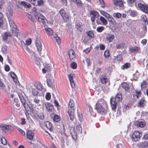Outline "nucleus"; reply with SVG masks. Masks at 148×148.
Returning <instances> with one entry per match:
<instances>
[{"mask_svg":"<svg viewBox=\"0 0 148 148\" xmlns=\"http://www.w3.org/2000/svg\"><path fill=\"white\" fill-rule=\"evenodd\" d=\"M32 15H34L36 18L39 22H42L44 24L47 21L45 17L38 12L36 8H33L31 12Z\"/></svg>","mask_w":148,"mask_h":148,"instance_id":"f257e3e1","label":"nucleus"},{"mask_svg":"<svg viewBox=\"0 0 148 148\" xmlns=\"http://www.w3.org/2000/svg\"><path fill=\"white\" fill-rule=\"evenodd\" d=\"M106 102L102 99L99 100L96 104V109L98 113L102 115H105L107 113L106 111L103 107V105Z\"/></svg>","mask_w":148,"mask_h":148,"instance_id":"f03ea898","label":"nucleus"},{"mask_svg":"<svg viewBox=\"0 0 148 148\" xmlns=\"http://www.w3.org/2000/svg\"><path fill=\"white\" fill-rule=\"evenodd\" d=\"M74 106V102L73 100H70L68 105L67 112L70 119L73 121L74 119V109L73 107Z\"/></svg>","mask_w":148,"mask_h":148,"instance_id":"7ed1b4c3","label":"nucleus"},{"mask_svg":"<svg viewBox=\"0 0 148 148\" xmlns=\"http://www.w3.org/2000/svg\"><path fill=\"white\" fill-rule=\"evenodd\" d=\"M35 44L36 47L39 54L41 56H44L45 54H47L46 51L42 50V45L40 39L37 38L35 41Z\"/></svg>","mask_w":148,"mask_h":148,"instance_id":"20e7f679","label":"nucleus"},{"mask_svg":"<svg viewBox=\"0 0 148 148\" xmlns=\"http://www.w3.org/2000/svg\"><path fill=\"white\" fill-rule=\"evenodd\" d=\"M9 24L13 36H17L19 33V30L16 28V26L12 21H10Z\"/></svg>","mask_w":148,"mask_h":148,"instance_id":"39448f33","label":"nucleus"},{"mask_svg":"<svg viewBox=\"0 0 148 148\" xmlns=\"http://www.w3.org/2000/svg\"><path fill=\"white\" fill-rule=\"evenodd\" d=\"M142 135L141 132L137 131H135L132 136V138L133 140L136 142L138 141Z\"/></svg>","mask_w":148,"mask_h":148,"instance_id":"423d86ee","label":"nucleus"},{"mask_svg":"<svg viewBox=\"0 0 148 148\" xmlns=\"http://www.w3.org/2000/svg\"><path fill=\"white\" fill-rule=\"evenodd\" d=\"M90 14L91 16V20L92 23H94L95 18H98L99 16L98 13L93 10L90 11Z\"/></svg>","mask_w":148,"mask_h":148,"instance_id":"0eeeda50","label":"nucleus"},{"mask_svg":"<svg viewBox=\"0 0 148 148\" xmlns=\"http://www.w3.org/2000/svg\"><path fill=\"white\" fill-rule=\"evenodd\" d=\"M96 22L98 25H101L102 24L103 25H106L108 24L107 20L102 16H100L99 18H98L96 20Z\"/></svg>","mask_w":148,"mask_h":148,"instance_id":"6e6552de","label":"nucleus"},{"mask_svg":"<svg viewBox=\"0 0 148 148\" xmlns=\"http://www.w3.org/2000/svg\"><path fill=\"white\" fill-rule=\"evenodd\" d=\"M18 96L25 110H26L29 107V105L27 103L22 94H19Z\"/></svg>","mask_w":148,"mask_h":148,"instance_id":"1a4fd4ad","label":"nucleus"},{"mask_svg":"<svg viewBox=\"0 0 148 148\" xmlns=\"http://www.w3.org/2000/svg\"><path fill=\"white\" fill-rule=\"evenodd\" d=\"M59 13L63 18L64 21H68L69 20V15L66 13L65 11L63 9H62L60 11Z\"/></svg>","mask_w":148,"mask_h":148,"instance_id":"9d476101","label":"nucleus"},{"mask_svg":"<svg viewBox=\"0 0 148 148\" xmlns=\"http://www.w3.org/2000/svg\"><path fill=\"white\" fill-rule=\"evenodd\" d=\"M47 84L48 86L51 88H52L54 86V80L51 76H49L47 78Z\"/></svg>","mask_w":148,"mask_h":148,"instance_id":"9b49d317","label":"nucleus"},{"mask_svg":"<svg viewBox=\"0 0 148 148\" xmlns=\"http://www.w3.org/2000/svg\"><path fill=\"white\" fill-rule=\"evenodd\" d=\"M110 102L111 107L112 110H115L116 108L117 103L115 101V99L112 97L110 99Z\"/></svg>","mask_w":148,"mask_h":148,"instance_id":"f8f14e48","label":"nucleus"},{"mask_svg":"<svg viewBox=\"0 0 148 148\" xmlns=\"http://www.w3.org/2000/svg\"><path fill=\"white\" fill-rule=\"evenodd\" d=\"M0 127L1 130L5 133L8 132L11 128L10 125L5 124L1 125Z\"/></svg>","mask_w":148,"mask_h":148,"instance_id":"ddd939ff","label":"nucleus"},{"mask_svg":"<svg viewBox=\"0 0 148 148\" xmlns=\"http://www.w3.org/2000/svg\"><path fill=\"white\" fill-rule=\"evenodd\" d=\"M32 3L36 6H40L44 4V1L43 0H31Z\"/></svg>","mask_w":148,"mask_h":148,"instance_id":"4468645a","label":"nucleus"},{"mask_svg":"<svg viewBox=\"0 0 148 148\" xmlns=\"http://www.w3.org/2000/svg\"><path fill=\"white\" fill-rule=\"evenodd\" d=\"M138 6L142 11L148 14V6L140 3H138Z\"/></svg>","mask_w":148,"mask_h":148,"instance_id":"2eb2a0df","label":"nucleus"},{"mask_svg":"<svg viewBox=\"0 0 148 148\" xmlns=\"http://www.w3.org/2000/svg\"><path fill=\"white\" fill-rule=\"evenodd\" d=\"M44 103L47 110L48 112H50L53 110V106L51 103L48 102H45Z\"/></svg>","mask_w":148,"mask_h":148,"instance_id":"dca6fc26","label":"nucleus"},{"mask_svg":"<svg viewBox=\"0 0 148 148\" xmlns=\"http://www.w3.org/2000/svg\"><path fill=\"white\" fill-rule=\"evenodd\" d=\"M34 135V133L32 131L29 130L27 132V138L30 140H32L33 139Z\"/></svg>","mask_w":148,"mask_h":148,"instance_id":"f3484780","label":"nucleus"},{"mask_svg":"<svg viewBox=\"0 0 148 148\" xmlns=\"http://www.w3.org/2000/svg\"><path fill=\"white\" fill-rule=\"evenodd\" d=\"M32 58L35 62V63L38 65H39L40 64V59L36 57L34 52H32Z\"/></svg>","mask_w":148,"mask_h":148,"instance_id":"a211bd4d","label":"nucleus"},{"mask_svg":"<svg viewBox=\"0 0 148 148\" xmlns=\"http://www.w3.org/2000/svg\"><path fill=\"white\" fill-rule=\"evenodd\" d=\"M113 3L115 5L122 7L124 4L122 0H113Z\"/></svg>","mask_w":148,"mask_h":148,"instance_id":"6ab92c4d","label":"nucleus"},{"mask_svg":"<svg viewBox=\"0 0 148 148\" xmlns=\"http://www.w3.org/2000/svg\"><path fill=\"white\" fill-rule=\"evenodd\" d=\"M134 123L136 126L140 127H144L146 125L145 122L142 121H136Z\"/></svg>","mask_w":148,"mask_h":148,"instance_id":"aec40b11","label":"nucleus"},{"mask_svg":"<svg viewBox=\"0 0 148 148\" xmlns=\"http://www.w3.org/2000/svg\"><path fill=\"white\" fill-rule=\"evenodd\" d=\"M70 133L73 139L75 140L77 138V134L74 128L71 127L70 130Z\"/></svg>","mask_w":148,"mask_h":148,"instance_id":"412c9836","label":"nucleus"},{"mask_svg":"<svg viewBox=\"0 0 148 148\" xmlns=\"http://www.w3.org/2000/svg\"><path fill=\"white\" fill-rule=\"evenodd\" d=\"M68 54L71 60L75 58V53L73 50L72 49H70L69 50Z\"/></svg>","mask_w":148,"mask_h":148,"instance_id":"4be33fe9","label":"nucleus"},{"mask_svg":"<svg viewBox=\"0 0 148 148\" xmlns=\"http://www.w3.org/2000/svg\"><path fill=\"white\" fill-rule=\"evenodd\" d=\"M107 18L110 23L114 25L116 24L115 21L111 15L109 14Z\"/></svg>","mask_w":148,"mask_h":148,"instance_id":"5701e85b","label":"nucleus"},{"mask_svg":"<svg viewBox=\"0 0 148 148\" xmlns=\"http://www.w3.org/2000/svg\"><path fill=\"white\" fill-rule=\"evenodd\" d=\"M51 117L53 119V121L55 122H58L60 120V117L58 115L52 114L51 115Z\"/></svg>","mask_w":148,"mask_h":148,"instance_id":"b1692460","label":"nucleus"},{"mask_svg":"<svg viewBox=\"0 0 148 148\" xmlns=\"http://www.w3.org/2000/svg\"><path fill=\"white\" fill-rule=\"evenodd\" d=\"M116 101L120 102L122 99V95L120 93H118L115 97H113Z\"/></svg>","mask_w":148,"mask_h":148,"instance_id":"393cba45","label":"nucleus"},{"mask_svg":"<svg viewBox=\"0 0 148 148\" xmlns=\"http://www.w3.org/2000/svg\"><path fill=\"white\" fill-rule=\"evenodd\" d=\"M146 101L145 99H142L138 102V106L140 107H144L146 105Z\"/></svg>","mask_w":148,"mask_h":148,"instance_id":"a878e982","label":"nucleus"},{"mask_svg":"<svg viewBox=\"0 0 148 148\" xmlns=\"http://www.w3.org/2000/svg\"><path fill=\"white\" fill-rule=\"evenodd\" d=\"M121 86L123 89L127 92H128V90L130 89V86L129 85L125 82L122 83Z\"/></svg>","mask_w":148,"mask_h":148,"instance_id":"bb28decb","label":"nucleus"},{"mask_svg":"<svg viewBox=\"0 0 148 148\" xmlns=\"http://www.w3.org/2000/svg\"><path fill=\"white\" fill-rule=\"evenodd\" d=\"M141 96V92L140 91L137 90H135V93L133 95L134 98L135 99H138Z\"/></svg>","mask_w":148,"mask_h":148,"instance_id":"cd10ccee","label":"nucleus"},{"mask_svg":"<svg viewBox=\"0 0 148 148\" xmlns=\"http://www.w3.org/2000/svg\"><path fill=\"white\" fill-rule=\"evenodd\" d=\"M45 125L47 129L49 130L50 131H51L52 130L51 127L52 124L50 122L46 121L45 123Z\"/></svg>","mask_w":148,"mask_h":148,"instance_id":"c85d7f7f","label":"nucleus"},{"mask_svg":"<svg viewBox=\"0 0 148 148\" xmlns=\"http://www.w3.org/2000/svg\"><path fill=\"white\" fill-rule=\"evenodd\" d=\"M21 4L25 8H29L31 7V5L25 1H23L21 2Z\"/></svg>","mask_w":148,"mask_h":148,"instance_id":"c756f323","label":"nucleus"},{"mask_svg":"<svg viewBox=\"0 0 148 148\" xmlns=\"http://www.w3.org/2000/svg\"><path fill=\"white\" fill-rule=\"evenodd\" d=\"M100 80L103 84H105L108 81V79L105 77L102 76H101L100 77Z\"/></svg>","mask_w":148,"mask_h":148,"instance_id":"7c9ffc66","label":"nucleus"},{"mask_svg":"<svg viewBox=\"0 0 148 148\" xmlns=\"http://www.w3.org/2000/svg\"><path fill=\"white\" fill-rule=\"evenodd\" d=\"M114 38V36L113 35H109L107 36L106 40L109 42H110L113 40Z\"/></svg>","mask_w":148,"mask_h":148,"instance_id":"2f4dec72","label":"nucleus"},{"mask_svg":"<svg viewBox=\"0 0 148 148\" xmlns=\"http://www.w3.org/2000/svg\"><path fill=\"white\" fill-rule=\"evenodd\" d=\"M3 39L6 40L7 39L8 36L11 37L12 35L11 34H10L9 32H6L3 34Z\"/></svg>","mask_w":148,"mask_h":148,"instance_id":"473e14b6","label":"nucleus"},{"mask_svg":"<svg viewBox=\"0 0 148 148\" xmlns=\"http://www.w3.org/2000/svg\"><path fill=\"white\" fill-rule=\"evenodd\" d=\"M124 45L123 43L117 44L116 45V48L117 49H122L123 48Z\"/></svg>","mask_w":148,"mask_h":148,"instance_id":"72a5a7b5","label":"nucleus"},{"mask_svg":"<svg viewBox=\"0 0 148 148\" xmlns=\"http://www.w3.org/2000/svg\"><path fill=\"white\" fill-rule=\"evenodd\" d=\"M32 92L33 95L34 96L37 95L38 93V90L35 88H32Z\"/></svg>","mask_w":148,"mask_h":148,"instance_id":"f704fd0d","label":"nucleus"},{"mask_svg":"<svg viewBox=\"0 0 148 148\" xmlns=\"http://www.w3.org/2000/svg\"><path fill=\"white\" fill-rule=\"evenodd\" d=\"M47 33L49 35H51L53 33L52 29L50 28H48L47 29H46Z\"/></svg>","mask_w":148,"mask_h":148,"instance_id":"c9c22d12","label":"nucleus"},{"mask_svg":"<svg viewBox=\"0 0 148 148\" xmlns=\"http://www.w3.org/2000/svg\"><path fill=\"white\" fill-rule=\"evenodd\" d=\"M78 133L81 134L82 132V129L80 125H79L76 127Z\"/></svg>","mask_w":148,"mask_h":148,"instance_id":"e433bc0d","label":"nucleus"},{"mask_svg":"<svg viewBox=\"0 0 148 148\" xmlns=\"http://www.w3.org/2000/svg\"><path fill=\"white\" fill-rule=\"evenodd\" d=\"M113 16L114 17L116 18H117L119 19L121 18V14L119 13H114L113 14Z\"/></svg>","mask_w":148,"mask_h":148,"instance_id":"4c0bfd02","label":"nucleus"},{"mask_svg":"<svg viewBox=\"0 0 148 148\" xmlns=\"http://www.w3.org/2000/svg\"><path fill=\"white\" fill-rule=\"evenodd\" d=\"M87 34L90 38H92L94 37V34L92 31H90L87 32Z\"/></svg>","mask_w":148,"mask_h":148,"instance_id":"58836bf2","label":"nucleus"},{"mask_svg":"<svg viewBox=\"0 0 148 148\" xmlns=\"http://www.w3.org/2000/svg\"><path fill=\"white\" fill-rule=\"evenodd\" d=\"M130 66V63H127L125 64L121 68L123 69H127L129 68Z\"/></svg>","mask_w":148,"mask_h":148,"instance_id":"ea45409f","label":"nucleus"},{"mask_svg":"<svg viewBox=\"0 0 148 148\" xmlns=\"http://www.w3.org/2000/svg\"><path fill=\"white\" fill-rule=\"evenodd\" d=\"M130 51L132 52H138V47H135L130 49Z\"/></svg>","mask_w":148,"mask_h":148,"instance_id":"a19ab883","label":"nucleus"},{"mask_svg":"<svg viewBox=\"0 0 148 148\" xmlns=\"http://www.w3.org/2000/svg\"><path fill=\"white\" fill-rule=\"evenodd\" d=\"M35 88L38 90H40L42 89V85L40 84H38L36 85H35Z\"/></svg>","mask_w":148,"mask_h":148,"instance_id":"79ce46f5","label":"nucleus"},{"mask_svg":"<svg viewBox=\"0 0 148 148\" xmlns=\"http://www.w3.org/2000/svg\"><path fill=\"white\" fill-rule=\"evenodd\" d=\"M72 1L76 3L78 6L81 5L82 2L80 0H72Z\"/></svg>","mask_w":148,"mask_h":148,"instance_id":"37998d69","label":"nucleus"},{"mask_svg":"<svg viewBox=\"0 0 148 148\" xmlns=\"http://www.w3.org/2000/svg\"><path fill=\"white\" fill-rule=\"evenodd\" d=\"M96 29L98 32H101L104 29V27L102 26H100L97 27Z\"/></svg>","mask_w":148,"mask_h":148,"instance_id":"c03bdc74","label":"nucleus"},{"mask_svg":"<svg viewBox=\"0 0 148 148\" xmlns=\"http://www.w3.org/2000/svg\"><path fill=\"white\" fill-rule=\"evenodd\" d=\"M68 77L70 81H73V79L75 77V75L73 74H70L68 75Z\"/></svg>","mask_w":148,"mask_h":148,"instance_id":"a18cd8bd","label":"nucleus"},{"mask_svg":"<svg viewBox=\"0 0 148 148\" xmlns=\"http://www.w3.org/2000/svg\"><path fill=\"white\" fill-rule=\"evenodd\" d=\"M142 147L145 148H148V141H145L144 142L142 143Z\"/></svg>","mask_w":148,"mask_h":148,"instance_id":"49530a36","label":"nucleus"},{"mask_svg":"<svg viewBox=\"0 0 148 148\" xmlns=\"http://www.w3.org/2000/svg\"><path fill=\"white\" fill-rule=\"evenodd\" d=\"M12 13L13 11L12 9L10 8L8 9L7 13L9 16L10 17L12 16Z\"/></svg>","mask_w":148,"mask_h":148,"instance_id":"de8ad7c7","label":"nucleus"},{"mask_svg":"<svg viewBox=\"0 0 148 148\" xmlns=\"http://www.w3.org/2000/svg\"><path fill=\"white\" fill-rule=\"evenodd\" d=\"M53 37L56 40V41L58 43H60V38L58 36L57 34H54L53 35Z\"/></svg>","mask_w":148,"mask_h":148,"instance_id":"09e8293b","label":"nucleus"},{"mask_svg":"<svg viewBox=\"0 0 148 148\" xmlns=\"http://www.w3.org/2000/svg\"><path fill=\"white\" fill-rule=\"evenodd\" d=\"M1 143L4 145L7 144V141L6 139L4 137H2L1 139Z\"/></svg>","mask_w":148,"mask_h":148,"instance_id":"8fccbe9b","label":"nucleus"},{"mask_svg":"<svg viewBox=\"0 0 148 148\" xmlns=\"http://www.w3.org/2000/svg\"><path fill=\"white\" fill-rule=\"evenodd\" d=\"M147 83L146 81H143L141 84V88H145L147 86Z\"/></svg>","mask_w":148,"mask_h":148,"instance_id":"3c124183","label":"nucleus"},{"mask_svg":"<svg viewBox=\"0 0 148 148\" xmlns=\"http://www.w3.org/2000/svg\"><path fill=\"white\" fill-rule=\"evenodd\" d=\"M71 66L72 68L75 69L76 68L77 64L75 62H72L71 64Z\"/></svg>","mask_w":148,"mask_h":148,"instance_id":"603ef678","label":"nucleus"},{"mask_svg":"<svg viewBox=\"0 0 148 148\" xmlns=\"http://www.w3.org/2000/svg\"><path fill=\"white\" fill-rule=\"evenodd\" d=\"M135 0H127V1L128 5L130 6H132V4L134 3Z\"/></svg>","mask_w":148,"mask_h":148,"instance_id":"864d4df0","label":"nucleus"},{"mask_svg":"<svg viewBox=\"0 0 148 148\" xmlns=\"http://www.w3.org/2000/svg\"><path fill=\"white\" fill-rule=\"evenodd\" d=\"M81 25L79 23H78L76 25V27L80 32H81L82 30V29L80 28Z\"/></svg>","mask_w":148,"mask_h":148,"instance_id":"5fc2aeb1","label":"nucleus"},{"mask_svg":"<svg viewBox=\"0 0 148 148\" xmlns=\"http://www.w3.org/2000/svg\"><path fill=\"white\" fill-rule=\"evenodd\" d=\"M105 57L106 58H109L110 56L109 52L108 51H106L104 54Z\"/></svg>","mask_w":148,"mask_h":148,"instance_id":"6e6d98bb","label":"nucleus"},{"mask_svg":"<svg viewBox=\"0 0 148 148\" xmlns=\"http://www.w3.org/2000/svg\"><path fill=\"white\" fill-rule=\"evenodd\" d=\"M100 13L101 14L105 16L106 17H107L109 15L106 12L103 10L100 11Z\"/></svg>","mask_w":148,"mask_h":148,"instance_id":"4d7b16f0","label":"nucleus"},{"mask_svg":"<svg viewBox=\"0 0 148 148\" xmlns=\"http://www.w3.org/2000/svg\"><path fill=\"white\" fill-rule=\"evenodd\" d=\"M38 117L41 119H44V116L43 113H40L38 114Z\"/></svg>","mask_w":148,"mask_h":148,"instance_id":"13d9d810","label":"nucleus"},{"mask_svg":"<svg viewBox=\"0 0 148 148\" xmlns=\"http://www.w3.org/2000/svg\"><path fill=\"white\" fill-rule=\"evenodd\" d=\"M51 97V94L49 93H47L46 95L45 98L47 100H49L50 99Z\"/></svg>","mask_w":148,"mask_h":148,"instance_id":"bf43d9fd","label":"nucleus"},{"mask_svg":"<svg viewBox=\"0 0 148 148\" xmlns=\"http://www.w3.org/2000/svg\"><path fill=\"white\" fill-rule=\"evenodd\" d=\"M100 3L101 4V7L104 8L105 7V3L103 0H99Z\"/></svg>","mask_w":148,"mask_h":148,"instance_id":"052dcab7","label":"nucleus"},{"mask_svg":"<svg viewBox=\"0 0 148 148\" xmlns=\"http://www.w3.org/2000/svg\"><path fill=\"white\" fill-rule=\"evenodd\" d=\"M71 87L74 88L75 87V84L73 81H70Z\"/></svg>","mask_w":148,"mask_h":148,"instance_id":"680f3d73","label":"nucleus"},{"mask_svg":"<svg viewBox=\"0 0 148 148\" xmlns=\"http://www.w3.org/2000/svg\"><path fill=\"white\" fill-rule=\"evenodd\" d=\"M27 16L29 18L31 21L33 22H34V21L35 20L34 18H33L31 15L29 14H27Z\"/></svg>","mask_w":148,"mask_h":148,"instance_id":"e2e57ef3","label":"nucleus"},{"mask_svg":"<svg viewBox=\"0 0 148 148\" xmlns=\"http://www.w3.org/2000/svg\"><path fill=\"white\" fill-rule=\"evenodd\" d=\"M32 40L30 39H29L26 41V44L27 45H29L31 43Z\"/></svg>","mask_w":148,"mask_h":148,"instance_id":"0e129e2a","label":"nucleus"},{"mask_svg":"<svg viewBox=\"0 0 148 148\" xmlns=\"http://www.w3.org/2000/svg\"><path fill=\"white\" fill-rule=\"evenodd\" d=\"M5 84L2 82L1 79H0V87H5Z\"/></svg>","mask_w":148,"mask_h":148,"instance_id":"69168bd1","label":"nucleus"},{"mask_svg":"<svg viewBox=\"0 0 148 148\" xmlns=\"http://www.w3.org/2000/svg\"><path fill=\"white\" fill-rule=\"evenodd\" d=\"M100 49L101 50H103L105 49V46L102 44H100L99 45Z\"/></svg>","mask_w":148,"mask_h":148,"instance_id":"338daca9","label":"nucleus"},{"mask_svg":"<svg viewBox=\"0 0 148 148\" xmlns=\"http://www.w3.org/2000/svg\"><path fill=\"white\" fill-rule=\"evenodd\" d=\"M85 61L86 62V64L88 66L90 64V60L87 58H86Z\"/></svg>","mask_w":148,"mask_h":148,"instance_id":"774afa93","label":"nucleus"}]
</instances>
